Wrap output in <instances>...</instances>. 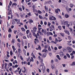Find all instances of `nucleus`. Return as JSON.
I'll return each instance as SVG.
<instances>
[{
    "label": "nucleus",
    "mask_w": 75,
    "mask_h": 75,
    "mask_svg": "<svg viewBox=\"0 0 75 75\" xmlns=\"http://www.w3.org/2000/svg\"><path fill=\"white\" fill-rule=\"evenodd\" d=\"M67 50H68L69 52H72V48L70 47H67Z\"/></svg>",
    "instance_id": "1"
},
{
    "label": "nucleus",
    "mask_w": 75,
    "mask_h": 75,
    "mask_svg": "<svg viewBox=\"0 0 75 75\" xmlns=\"http://www.w3.org/2000/svg\"><path fill=\"white\" fill-rule=\"evenodd\" d=\"M54 10L56 13H57V14H58V11H59V12L61 11V10L59 8L55 9H54Z\"/></svg>",
    "instance_id": "2"
},
{
    "label": "nucleus",
    "mask_w": 75,
    "mask_h": 75,
    "mask_svg": "<svg viewBox=\"0 0 75 75\" xmlns=\"http://www.w3.org/2000/svg\"><path fill=\"white\" fill-rule=\"evenodd\" d=\"M64 31L66 34H67L68 35H69L70 34V33H69V31L64 30Z\"/></svg>",
    "instance_id": "3"
},
{
    "label": "nucleus",
    "mask_w": 75,
    "mask_h": 75,
    "mask_svg": "<svg viewBox=\"0 0 75 75\" xmlns=\"http://www.w3.org/2000/svg\"><path fill=\"white\" fill-rule=\"evenodd\" d=\"M41 63V64L40 65V67H41L42 66V69H44V68H45V66H44V64L43 63Z\"/></svg>",
    "instance_id": "4"
},
{
    "label": "nucleus",
    "mask_w": 75,
    "mask_h": 75,
    "mask_svg": "<svg viewBox=\"0 0 75 75\" xmlns=\"http://www.w3.org/2000/svg\"><path fill=\"white\" fill-rule=\"evenodd\" d=\"M64 25H66L67 24H68V23H69V22L68 21H64Z\"/></svg>",
    "instance_id": "5"
},
{
    "label": "nucleus",
    "mask_w": 75,
    "mask_h": 75,
    "mask_svg": "<svg viewBox=\"0 0 75 75\" xmlns=\"http://www.w3.org/2000/svg\"><path fill=\"white\" fill-rule=\"evenodd\" d=\"M42 52H48V50L46 48H45L44 50H43L42 51Z\"/></svg>",
    "instance_id": "6"
},
{
    "label": "nucleus",
    "mask_w": 75,
    "mask_h": 75,
    "mask_svg": "<svg viewBox=\"0 0 75 75\" xmlns=\"http://www.w3.org/2000/svg\"><path fill=\"white\" fill-rule=\"evenodd\" d=\"M50 28L52 29V30H55V28H54V26L53 25H52L50 26Z\"/></svg>",
    "instance_id": "7"
},
{
    "label": "nucleus",
    "mask_w": 75,
    "mask_h": 75,
    "mask_svg": "<svg viewBox=\"0 0 75 75\" xmlns=\"http://www.w3.org/2000/svg\"><path fill=\"white\" fill-rule=\"evenodd\" d=\"M59 54L61 57H62V56H64V53H63V52H60Z\"/></svg>",
    "instance_id": "8"
},
{
    "label": "nucleus",
    "mask_w": 75,
    "mask_h": 75,
    "mask_svg": "<svg viewBox=\"0 0 75 75\" xmlns=\"http://www.w3.org/2000/svg\"><path fill=\"white\" fill-rule=\"evenodd\" d=\"M33 29L35 32H36V31H37V28H36V26H34Z\"/></svg>",
    "instance_id": "9"
},
{
    "label": "nucleus",
    "mask_w": 75,
    "mask_h": 75,
    "mask_svg": "<svg viewBox=\"0 0 75 75\" xmlns=\"http://www.w3.org/2000/svg\"><path fill=\"white\" fill-rule=\"evenodd\" d=\"M52 17L53 18H52V20L53 21L55 20H56V18H55V17L54 16H52Z\"/></svg>",
    "instance_id": "10"
},
{
    "label": "nucleus",
    "mask_w": 75,
    "mask_h": 75,
    "mask_svg": "<svg viewBox=\"0 0 75 75\" xmlns=\"http://www.w3.org/2000/svg\"><path fill=\"white\" fill-rule=\"evenodd\" d=\"M55 41L54 42V44H57V42L58 41V40L57 39V38H56L55 39Z\"/></svg>",
    "instance_id": "11"
},
{
    "label": "nucleus",
    "mask_w": 75,
    "mask_h": 75,
    "mask_svg": "<svg viewBox=\"0 0 75 75\" xmlns=\"http://www.w3.org/2000/svg\"><path fill=\"white\" fill-rule=\"evenodd\" d=\"M70 31L71 33H73V30H72V29L71 28H69Z\"/></svg>",
    "instance_id": "12"
},
{
    "label": "nucleus",
    "mask_w": 75,
    "mask_h": 75,
    "mask_svg": "<svg viewBox=\"0 0 75 75\" xmlns=\"http://www.w3.org/2000/svg\"><path fill=\"white\" fill-rule=\"evenodd\" d=\"M57 58L58 59H59V60H61V58L59 57V55H57L56 56Z\"/></svg>",
    "instance_id": "13"
},
{
    "label": "nucleus",
    "mask_w": 75,
    "mask_h": 75,
    "mask_svg": "<svg viewBox=\"0 0 75 75\" xmlns=\"http://www.w3.org/2000/svg\"><path fill=\"white\" fill-rule=\"evenodd\" d=\"M46 56H47V53H45L42 55V57H46Z\"/></svg>",
    "instance_id": "14"
},
{
    "label": "nucleus",
    "mask_w": 75,
    "mask_h": 75,
    "mask_svg": "<svg viewBox=\"0 0 75 75\" xmlns=\"http://www.w3.org/2000/svg\"><path fill=\"white\" fill-rule=\"evenodd\" d=\"M21 30H22V31H23V32H25V29L23 28H21Z\"/></svg>",
    "instance_id": "15"
},
{
    "label": "nucleus",
    "mask_w": 75,
    "mask_h": 75,
    "mask_svg": "<svg viewBox=\"0 0 75 75\" xmlns=\"http://www.w3.org/2000/svg\"><path fill=\"white\" fill-rule=\"evenodd\" d=\"M12 48L13 51H15V50H16V49L15 48V47H14V46H12Z\"/></svg>",
    "instance_id": "16"
},
{
    "label": "nucleus",
    "mask_w": 75,
    "mask_h": 75,
    "mask_svg": "<svg viewBox=\"0 0 75 75\" xmlns=\"http://www.w3.org/2000/svg\"><path fill=\"white\" fill-rule=\"evenodd\" d=\"M75 65V62H73L72 63V64H71V66H72L73 65Z\"/></svg>",
    "instance_id": "17"
},
{
    "label": "nucleus",
    "mask_w": 75,
    "mask_h": 75,
    "mask_svg": "<svg viewBox=\"0 0 75 75\" xmlns=\"http://www.w3.org/2000/svg\"><path fill=\"white\" fill-rule=\"evenodd\" d=\"M69 6L71 8H72V7H73V4H69Z\"/></svg>",
    "instance_id": "18"
},
{
    "label": "nucleus",
    "mask_w": 75,
    "mask_h": 75,
    "mask_svg": "<svg viewBox=\"0 0 75 75\" xmlns=\"http://www.w3.org/2000/svg\"><path fill=\"white\" fill-rule=\"evenodd\" d=\"M16 24V22L14 20H12V24Z\"/></svg>",
    "instance_id": "19"
},
{
    "label": "nucleus",
    "mask_w": 75,
    "mask_h": 75,
    "mask_svg": "<svg viewBox=\"0 0 75 75\" xmlns=\"http://www.w3.org/2000/svg\"><path fill=\"white\" fill-rule=\"evenodd\" d=\"M52 2V1H47L46 3H47V4H48L49 3L50 4V3H51Z\"/></svg>",
    "instance_id": "20"
},
{
    "label": "nucleus",
    "mask_w": 75,
    "mask_h": 75,
    "mask_svg": "<svg viewBox=\"0 0 75 75\" xmlns=\"http://www.w3.org/2000/svg\"><path fill=\"white\" fill-rule=\"evenodd\" d=\"M66 55L67 57H68V58H70V55L69 54L67 53L66 54Z\"/></svg>",
    "instance_id": "21"
},
{
    "label": "nucleus",
    "mask_w": 75,
    "mask_h": 75,
    "mask_svg": "<svg viewBox=\"0 0 75 75\" xmlns=\"http://www.w3.org/2000/svg\"><path fill=\"white\" fill-rule=\"evenodd\" d=\"M11 4H12V2H11V1H10L9 3V5H8V6H11Z\"/></svg>",
    "instance_id": "22"
},
{
    "label": "nucleus",
    "mask_w": 75,
    "mask_h": 75,
    "mask_svg": "<svg viewBox=\"0 0 75 75\" xmlns=\"http://www.w3.org/2000/svg\"><path fill=\"white\" fill-rule=\"evenodd\" d=\"M62 28V27H61V26H58V28H59L60 30H62V29H61Z\"/></svg>",
    "instance_id": "23"
},
{
    "label": "nucleus",
    "mask_w": 75,
    "mask_h": 75,
    "mask_svg": "<svg viewBox=\"0 0 75 75\" xmlns=\"http://www.w3.org/2000/svg\"><path fill=\"white\" fill-rule=\"evenodd\" d=\"M7 64L5 63V69L7 68Z\"/></svg>",
    "instance_id": "24"
},
{
    "label": "nucleus",
    "mask_w": 75,
    "mask_h": 75,
    "mask_svg": "<svg viewBox=\"0 0 75 75\" xmlns=\"http://www.w3.org/2000/svg\"><path fill=\"white\" fill-rule=\"evenodd\" d=\"M17 45L19 48H20V46H21V45H20V43H17Z\"/></svg>",
    "instance_id": "25"
},
{
    "label": "nucleus",
    "mask_w": 75,
    "mask_h": 75,
    "mask_svg": "<svg viewBox=\"0 0 75 75\" xmlns=\"http://www.w3.org/2000/svg\"><path fill=\"white\" fill-rule=\"evenodd\" d=\"M49 45H45V48H48Z\"/></svg>",
    "instance_id": "26"
},
{
    "label": "nucleus",
    "mask_w": 75,
    "mask_h": 75,
    "mask_svg": "<svg viewBox=\"0 0 75 75\" xmlns=\"http://www.w3.org/2000/svg\"><path fill=\"white\" fill-rule=\"evenodd\" d=\"M39 17L40 18V19H43V17L41 16V15H39Z\"/></svg>",
    "instance_id": "27"
},
{
    "label": "nucleus",
    "mask_w": 75,
    "mask_h": 75,
    "mask_svg": "<svg viewBox=\"0 0 75 75\" xmlns=\"http://www.w3.org/2000/svg\"><path fill=\"white\" fill-rule=\"evenodd\" d=\"M66 9L67 11H68V10H69V8H68V7L66 6Z\"/></svg>",
    "instance_id": "28"
},
{
    "label": "nucleus",
    "mask_w": 75,
    "mask_h": 75,
    "mask_svg": "<svg viewBox=\"0 0 75 75\" xmlns=\"http://www.w3.org/2000/svg\"><path fill=\"white\" fill-rule=\"evenodd\" d=\"M17 24H20V20H18V21L16 22Z\"/></svg>",
    "instance_id": "29"
},
{
    "label": "nucleus",
    "mask_w": 75,
    "mask_h": 75,
    "mask_svg": "<svg viewBox=\"0 0 75 75\" xmlns=\"http://www.w3.org/2000/svg\"><path fill=\"white\" fill-rule=\"evenodd\" d=\"M33 36H35V37L36 38H38V36H37V35L36 34H35V35H33Z\"/></svg>",
    "instance_id": "30"
},
{
    "label": "nucleus",
    "mask_w": 75,
    "mask_h": 75,
    "mask_svg": "<svg viewBox=\"0 0 75 75\" xmlns=\"http://www.w3.org/2000/svg\"><path fill=\"white\" fill-rule=\"evenodd\" d=\"M13 5L14 6H17V4H16V3H14L12 5L13 6Z\"/></svg>",
    "instance_id": "31"
},
{
    "label": "nucleus",
    "mask_w": 75,
    "mask_h": 75,
    "mask_svg": "<svg viewBox=\"0 0 75 75\" xmlns=\"http://www.w3.org/2000/svg\"><path fill=\"white\" fill-rule=\"evenodd\" d=\"M65 17L66 18H68L69 17V16H68V15L66 14L65 15Z\"/></svg>",
    "instance_id": "32"
},
{
    "label": "nucleus",
    "mask_w": 75,
    "mask_h": 75,
    "mask_svg": "<svg viewBox=\"0 0 75 75\" xmlns=\"http://www.w3.org/2000/svg\"><path fill=\"white\" fill-rule=\"evenodd\" d=\"M51 23H50L49 22H48V24H47V25H48V26H49V27H50V25H51Z\"/></svg>",
    "instance_id": "33"
},
{
    "label": "nucleus",
    "mask_w": 75,
    "mask_h": 75,
    "mask_svg": "<svg viewBox=\"0 0 75 75\" xmlns=\"http://www.w3.org/2000/svg\"><path fill=\"white\" fill-rule=\"evenodd\" d=\"M74 57H75V56H72L71 57V59H74Z\"/></svg>",
    "instance_id": "34"
},
{
    "label": "nucleus",
    "mask_w": 75,
    "mask_h": 75,
    "mask_svg": "<svg viewBox=\"0 0 75 75\" xmlns=\"http://www.w3.org/2000/svg\"><path fill=\"white\" fill-rule=\"evenodd\" d=\"M29 36L30 37V38H32V36H31V34L30 33H29Z\"/></svg>",
    "instance_id": "35"
},
{
    "label": "nucleus",
    "mask_w": 75,
    "mask_h": 75,
    "mask_svg": "<svg viewBox=\"0 0 75 75\" xmlns=\"http://www.w3.org/2000/svg\"><path fill=\"white\" fill-rule=\"evenodd\" d=\"M68 39L70 40H71V36H68Z\"/></svg>",
    "instance_id": "36"
},
{
    "label": "nucleus",
    "mask_w": 75,
    "mask_h": 75,
    "mask_svg": "<svg viewBox=\"0 0 75 75\" xmlns=\"http://www.w3.org/2000/svg\"><path fill=\"white\" fill-rule=\"evenodd\" d=\"M31 32L33 33V35H35V32H34L33 30H31Z\"/></svg>",
    "instance_id": "37"
},
{
    "label": "nucleus",
    "mask_w": 75,
    "mask_h": 75,
    "mask_svg": "<svg viewBox=\"0 0 75 75\" xmlns=\"http://www.w3.org/2000/svg\"><path fill=\"white\" fill-rule=\"evenodd\" d=\"M38 13H39V14H41L42 13V12H41V11H40L39 10H38Z\"/></svg>",
    "instance_id": "38"
},
{
    "label": "nucleus",
    "mask_w": 75,
    "mask_h": 75,
    "mask_svg": "<svg viewBox=\"0 0 75 75\" xmlns=\"http://www.w3.org/2000/svg\"><path fill=\"white\" fill-rule=\"evenodd\" d=\"M54 61L55 62H58V60L57 59H54Z\"/></svg>",
    "instance_id": "39"
},
{
    "label": "nucleus",
    "mask_w": 75,
    "mask_h": 75,
    "mask_svg": "<svg viewBox=\"0 0 75 75\" xmlns=\"http://www.w3.org/2000/svg\"><path fill=\"white\" fill-rule=\"evenodd\" d=\"M55 73L56 75H58V70H56L55 71Z\"/></svg>",
    "instance_id": "40"
},
{
    "label": "nucleus",
    "mask_w": 75,
    "mask_h": 75,
    "mask_svg": "<svg viewBox=\"0 0 75 75\" xmlns=\"http://www.w3.org/2000/svg\"><path fill=\"white\" fill-rule=\"evenodd\" d=\"M18 52H19V53L21 52V50L20 49H18Z\"/></svg>",
    "instance_id": "41"
},
{
    "label": "nucleus",
    "mask_w": 75,
    "mask_h": 75,
    "mask_svg": "<svg viewBox=\"0 0 75 75\" xmlns=\"http://www.w3.org/2000/svg\"><path fill=\"white\" fill-rule=\"evenodd\" d=\"M31 0H28V1H27V0H26V3H28V2H30V1H31Z\"/></svg>",
    "instance_id": "42"
},
{
    "label": "nucleus",
    "mask_w": 75,
    "mask_h": 75,
    "mask_svg": "<svg viewBox=\"0 0 75 75\" xmlns=\"http://www.w3.org/2000/svg\"><path fill=\"white\" fill-rule=\"evenodd\" d=\"M11 42L13 43H15V42L14 41V39H13L11 41Z\"/></svg>",
    "instance_id": "43"
},
{
    "label": "nucleus",
    "mask_w": 75,
    "mask_h": 75,
    "mask_svg": "<svg viewBox=\"0 0 75 75\" xmlns=\"http://www.w3.org/2000/svg\"><path fill=\"white\" fill-rule=\"evenodd\" d=\"M44 33L45 35H47V30H45V31L44 32Z\"/></svg>",
    "instance_id": "44"
},
{
    "label": "nucleus",
    "mask_w": 75,
    "mask_h": 75,
    "mask_svg": "<svg viewBox=\"0 0 75 75\" xmlns=\"http://www.w3.org/2000/svg\"><path fill=\"white\" fill-rule=\"evenodd\" d=\"M29 21L30 22V23H33V21H32V20H31V19L29 20Z\"/></svg>",
    "instance_id": "45"
},
{
    "label": "nucleus",
    "mask_w": 75,
    "mask_h": 75,
    "mask_svg": "<svg viewBox=\"0 0 75 75\" xmlns=\"http://www.w3.org/2000/svg\"><path fill=\"white\" fill-rule=\"evenodd\" d=\"M26 34H28V33H29V30H27L26 31Z\"/></svg>",
    "instance_id": "46"
},
{
    "label": "nucleus",
    "mask_w": 75,
    "mask_h": 75,
    "mask_svg": "<svg viewBox=\"0 0 75 75\" xmlns=\"http://www.w3.org/2000/svg\"><path fill=\"white\" fill-rule=\"evenodd\" d=\"M60 35H61V36H62V37H64V34L60 33Z\"/></svg>",
    "instance_id": "47"
},
{
    "label": "nucleus",
    "mask_w": 75,
    "mask_h": 75,
    "mask_svg": "<svg viewBox=\"0 0 75 75\" xmlns=\"http://www.w3.org/2000/svg\"><path fill=\"white\" fill-rule=\"evenodd\" d=\"M48 50L49 51H51V48H50V46L49 47Z\"/></svg>",
    "instance_id": "48"
},
{
    "label": "nucleus",
    "mask_w": 75,
    "mask_h": 75,
    "mask_svg": "<svg viewBox=\"0 0 75 75\" xmlns=\"http://www.w3.org/2000/svg\"><path fill=\"white\" fill-rule=\"evenodd\" d=\"M52 17H52L50 16L49 18V20H52V18H53Z\"/></svg>",
    "instance_id": "49"
},
{
    "label": "nucleus",
    "mask_w": 75,
    "mask_h": 75,
    "mask_svg": "<svg viewBox=\"0 0 75 75\" xmlns=\"http://www.w3.org/2000/svg\"><path fill=\"white\" fill-rule=\"evenodd\" d=\"M25 29H27V28H27V25H25Z\"/></svg>",
    "instance_id": "50"
},
{
    "label": "nucleus",
    "mask_w": 75,
    "mask_h": 75,
    "mask_svg": "<svg viewBox=\"0 0 75 75\" xmlns=\"http://www.w3.org/2000/svg\"><path fill=\"white\" fill-rule=\"evenodd\" d=\"M40 63H42L43 62V60L42 59H40Z\"/></svg>",
    "instance_id": "51"
},
{
    "label": "nucleus",
    "mask_w": 75,
    "mask_h": 75,
    "mask_svg": "<svg viewBox=\"0 0 75 75\" xmlns=\"http://www.w3.org/2000/svg\"><path fill=\"white\" fill-rule=\"evenodd\" d=\"M22 70V69H21L19 71V74H20V73H21V72Z\"/></svg>",
    "instance_id": "52"
},
{
    "label": "nucleus",
    "mask_w": 75,
    "mask_h": 75,
    "mask_svg": "<svg viewBox=\"0 0 75 75\" xmlns=\"http://www.w3.org/2000/svg\"><path fill=\"white\" fill-rule=\"evenodd\" d=\"M45 10H46V11H47L48 10V8H47V7H46V6L45 7Z\"/></svg>",
    "instance_id": "53"
},
{
    "label": "nucleus",
    "mask_w": 75,
    "mask_h": 75,
    "mask_svg": "<svg viewBox=\"0 0 75 75\" xmlns=\"http://www.w3.org/2000/svg\"><path fill=\"white\" fill-rule=\"evenodd\" d=\"M31 61L32 62H33V61H34V59H33V57H31Z\"/></svg>",
    "instance_id": "54"
},
{
    "label": "nucleus",
    "mask_w": 75,
    "mask_h": 75,
    "mask_svg": "<svg viewBox=\"0 0 75 75\" xmlns=\"http://www.w3.org/2000/svg\"><path fill=\"white\" fill-rule=\"evenodd\" d=\"M8 10H10V6H9L8 5Z\"/></svg>",
    "instance_id": "55"
},
{
    "label": "nucleus",
    "mask_w": 75,
    "mask_h": 75,
    "mask_svg": "<svg viewBox=\"0 0 75 75\" xmlns=\"http://www.w3.org/2000/svg\"><path fill=\"white\" fill-rule=\"evenodd\" d=\"M44 24H45V25H46L47 24V22L45 21L44 23Z\"/></svg>",
    "instance_id": "56"
},
{
    "label": "nucleus",
    "mask_w": 75,
    "mask_h": 75,
    "mask_svg": "<svg viewBox=\"0 0 75 75\" xmlns=\"http://www.w3.org/2000/svg\"><path fill=\"white\" fill-rule=\"evenodd\" d=\"M62 65L63 66V67H65V65H66V64H62Z\"/></svg>",
    "instance_id": "57"
},
{
    "label": "nucleus",
    "mask_w": 75,
    "mask_h": 75,
    "mask_svg": "<svg viewBox=\"0 0 75 75\" xmlns=\"http://www.w3.org/2000/svg\"><path fill=\"white\" fill-rule=\"evenodd\" d=\"M13 32L14 34H16V33L17 32V30H14Z\"/></svg>",
    "instance_id": "58"
},
{
    "label": "nucleus",
    "mask_w": 75,
    "mask_h": 75,
    "mask_svg": "<svg viewBox=\"0 0 75 75\" xmlns=\"http://www.w3.org/2000/svg\"><path fill=\"white\" fill-rule=\"evenodd\" d=\"M47 42L48 43V44H50V43L51 42H50V41H49V40H48V39H47Z\"/></svg>",
    "instance_id": "59"
},
{
    "label": "nucleus",
    "mask_w": 75,
    "mask_h": 75,
    "mask_svg": "<svg viewBox=\"0 0 75 75\" xmlns=\"http://www.w3.org/2000/svg\"><path fill=\"white\" fill-rule=\"evenodd\" d=\"M67 56H64V59H67Z\"/></svg>",
    "instance_id": "60"
},
{
    "label": "nucleus",
    "mask_w": 75,
    "mask_h": 75,
    "mask_svg": "<svg viewBox=\"0 0 75 75\" xmlns=\"http://www.w3.org/2000/svg\"><path fill=\"white\" fill-rule=\"evenodd\" d=\"M49 39L50 40V41L52 40V38L51 37H50L49 38Z\"/></svg>",
    "instance_id": "61"
},
{
    "label": "nucleus",
    "mask_w": 75,
    "mask_h": 75,
    "mask_svg": "<svg viewBox=\"0 0 75 75\" xmlns=\"http://www.w3.org/2000/svg\"><path fill=\"white\" fill-rule=\"evenodd\" d=\"M11 28H9V30H8V32H11Z\"/></svg>",
    "instance_id": "62"
},
{
    "label": "nucleus",
    "mask_w": 75,
    "mask_h": 75,
    "mask_svg": "<svg viewBox=\"0 0 75 75\" xmlns=\"http://www.w3.org/2000/svg\"><path fill=\"white\" fill-rule=\"evenodd\" d=\"M62 27L64 30H65V25L63 26Z\"/></svg>",
    "instance_id": "63"
},
{
    "label": "nucleus",
    "mask_w": 75,
    "mask_h": 75,
    "mask_svg": "<svg viewBox=\"0 0 75 75\" xmlns=\"http://www.w3.org/2000/svg\"><path fill=\"white\" fill-rule=\"evenodd\" d=\"M17 40H18V41L19 42H21V41H20V39H18Z\"/></svg>",
    "instance_id": "64"
}]
</instances>
